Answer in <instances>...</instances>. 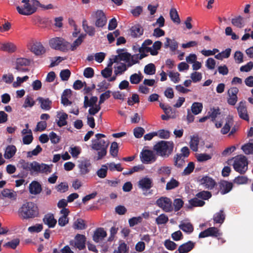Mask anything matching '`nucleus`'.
Here are the masks:
<instances>
[{"mask_svg":"<svg viewBox=\"0 0 253 253\" xmlns=\"http://www.w3.org/2000/svg\"><path fill=\"white\" fill-rule=\"evenodd\" d=\"M117 53L118 55L115 57H118V62L120 60L123 61L126 64L124 63L117 64L114 70V74L116 76L122 75L127 70V68L137 63L139 60L145 56L143 54H136L132 55L127 52H125L124 49L117 50Z\"/></svg>","mask_w":253,"mask_h":253,"instance_id":"obj_1","label":"nucleus"},{"mask_svg":"<svg viewBox=\"0 0 253 253\" xmlns=\"http://www.w3.org/2000/svg\"><path fill=\"white\" fill-rule=\"evenodd\" d=\"M18 213L19 216L23 219L33 218L38 216L39 208L36 204L27 202L19 209Z\"/></svg>","mask_w":253,"mask_h":253,"instance_id":"obj_2","label":"nucleus"},{"mask_svg":"<svg viewBox=\"0 0 253 253\" xmlns=\"http://www.w3.org/2000/svg\"><path fill=\"white\" fill-rule=\"evenodd\" d=\"M173 148V142L161 140L153 146V150L158 156L167 158L172 153Z\"/></svg>","mask_w":253,"mask_h":253,"instance_id":"obj_3","label":"nucleus"},{"mask_svg":"<svg viewBox=\"0 0 253 253\" xmlns=\"http://www.w3.org/2000/svg\"><path fill=\"white\" fill-rule=\"evenodd\" d=\"M105 137V135L103 134L97 133L95 135L96 139L92 140V149L98 151L97 160L101 159L107 153L109 143L107 141L101 139L102 137Z\"/></svg>","mask_w":253,"mask_h":253,"instance_id":"obj_4","label":"nucleus"},{"mask_svg":"<svg viewBox=\"0 0 253 253\" xmlns=\"http://www.w3.org/2000/svg\"><path fill=\"white\" fill-rule=\"evenodd\" d=\"M49 44L51 48L66 52L69 50L70 43L62 38L55 37L49 41Z\"/></svg>","mask_w":253,"mask_h":253,"instance_id":"obj_5","label":"nucleus"},{"mask_svg":"<svg viewBox=\"0 0 253 253\" xmlns=\"http://www.w3.org/2000/svg\"><path fill=\"white\" fill-rule=\"evenodd\" d=\"M233 166L236 171L241 173L245 172L248 169V161L246 157L242 155L235 157L234 158Z\"/></svg>","mask_w":253,"mask_h":253,"instance_id":"obj_6","label":"nucleus"},{"mask_svg":"<svg viewBox=\"0 0 253 253\" xmlns=\"http://www.w3.org/2000/svg\"><path fill=\"white\" fill-rule=\"evenodd\" d=\"M27 47L30 51L37 56L45 53L46 50L41 42L32 40L27 43Z\"/></svg>","mask_w":253,"mask_h":253,"instance_id":"obj_7","label":"nucleus"},{"mask_svg":"<svg viewBox=\"0 0 253 253\" xmlns=\"http://www.w3.org/2000/svg\"><path fill=\"white\" fill-rule=\"evenodd\" d=\"M32 173H41L47 174L51 172L52 165L43 163H39L36 161L32 162Z\"/></svg>","mask_w":253,"mask_h":253,"instance_id":"obj_8","label":"nucleus"},{"mask_svg":"<svg viewBox=\"0 0 253 253\" xmlns=\"http://www.w3.org/2000/svg\"><path fill=\"white\" fill-rule=\"evenodd\" d=\"M31 61L29 59L20 57L17 58L14 63V69L17 72L24 73L29 71L27 68L30 65Z\"/></svg>","mask_w":253,"mask_h":253,"instance_id":"obj_9","label":"nucleus"},{"mask_svg":"<svg viewBox=\"0 0 253 253\" xmlns=\"http://www.w3.org/2000/svg\"><path fill=\"white\" fill-rule=\"evenodd\" d=\"M141 162L144 164H151L156 161L157 157L154 152L150 150H143L140 154Z\"/></svg>","mask_w":253,"mask_h":253,"instance_id":"obj_10","label":"nucleus"},{"mask_svg":"<svg viewBox=\"0 0 253 253\" xmlns=\"http://www.w3.org/2000/svg\"><path fill=\"white\" fill-rule=\"evenodd\" d=\"M157 205L165 212H171L173 210L171 200L165 197H162L156 201Z\"/></svg>","mask_w":253,"mask_h":253,"instance_id":"obj_11","label":"nucleus"},{"mask_svg":"<svg viewBox=\"0 0 253 253\" xmlns=\"http://www.w3.org/2000/svg\"><path fill=\"white\" fill-rule=\"evenodd\" d=\"M78 167L79 169L80 174L82 176H84L90 172L91 164L90 161L86 159L79 161Z\"/></svg>","mask_w":253,"mask_h":253,"instance_id":"obj_12","label":"nucleus"},{"mask_svg":"<svg viewBox=\"0 0 253 253\" xmlns=\"http://www.w3.org/2000/svg\"><path fill=\"white\" fill-rule=\"evenodd\" d=\"M236 108L239 117L243 120L249 121V115L246 101L243 100L240 101Z\"/></svg>","mask_w":253,"mask_h":253,"instance_id":"obj_13","label":"nucleus"},{"mask_svg":"<svg viewBox=\"0 0 253 253\" xmlns=\"http://www.w3.org/2000/svg\"><path fill=\"white\" fill-rule=\"evenodd\" d=\"M24 4L23 6H18L16 7L17 10L19 14L24 15H30L34 13V8H32L29 0H23L22 1Z\"/></svg>","mask_w":253,"mask_h":253,"instance_id":"obj_14","label":"nucleus"},{"mask_svg":"<svg viewBox=\"0 0 253 253\" xmlns=\"http://www.w3.org/2000/svg\"><path fill=\"white\" fill-rule=\"evenodd\" d=\"M238 92L239 89L236 87H232L228 89L227 91V103L228 104L234 106L236 104L238 101L237 94Z\"/></svg>","mask_w":253,"mask_h":253,"instance_id":"obj_15","label":"nucleus"},{"mask_svg":"<svg viewBox=\"0 0 253 253\" xmlns=\"http://www.w3.org/2000/svg\"><path fill=\"white\" fill-rule=\"evenodd\" d=\"M222 235L219 230L214 227H210L204 231L201 232L199 235L200 238H205L209 236L217 237Z\"/></svg>","mask_w":253,"mask_h":253,"instance_id":"obj_16","label":"nucleus"},{"mask_svg":"<svg viewBox=\"0 0 253 253\" xmlns=\"http://www.w3.org/2000/svg\"><path fill=\"white\" fill-rule=\"evenodd\" d=\"M94 17L96 19L95 25L97 27H103L107 23V18L102 10H97L94 13Z\"/></svg>","mask_w":253,"mask_h":253,"instance_id":"obj_17","label":"nucleus"},{"mask_svg":"<svg viewBox=\"0 0 253 253\" xmlns=\"http://www.w3.org/2000/svg\"><path fill=\"white\" fill-rule=\"evenodd\" d=\"M86 238L84 235L77 234L75 238V242L71 241L70 245L74 246L80 250H82L85 248Z\"/></svg>","mask_w":253,"mask_h":253,"instance_id":"obj_18","label":"nucleus"},{"mask_svg":"<svg viewBox=\"0 0 253 253\" xmlns=\"http://www.w3.org/2000/svg\"><path fill=\"white\" fill-rule=\"evenodd\" d=\"M138 186L143 191H147L152 187L153 180L148 177H143L138 181Z\"/></svg>","mask_w":253,"mask_h":253,"instance_id":"obj_19","label":"nucleus"},{"mask_svg":"<svg viewBox=\"0 0 253 253\" xmlns=\"http://www.w3.org/2000/svg\"><path fill=\"white\" fill-rule=\"evenodd\" d=\"M16 45L13 42H0V50L7 52L9 53H12L17 50Z\"/></svg>","mask_w":253,"mask_h":253,"instance_id":"obj_20","label":"nucleus"},{"mask_svg":"<svg viewBox=\"0 0 253 253\" xmlns=\"http://www.w3.org/2000/svg\"><path fill=\"white\" fill-rule=\"evenodd\" d=\"M114 63H118V57H113L110 59V62L107 67L101 71V74L103 77L108 78L110 77L112 74V66Z\"/></svg>","mask_w":253,"mask_h":253,"instance_id":"obj_21","label":"nucleus"},{"mask_svg":"<svg viewBox=\"0 0 253 253\" xmlns=\"http://www.w3.org/2000/svg\"><path fill=\"white\" fill-rule=\"evenodd\" d=\"M201 184L206 189H212L216 184L214 179L208 176H204L200 180Z\"/></svg>","mask_w":253,"mask_h":253,"instance_id":"obj_22","label":"nucleus"},{"mask_svg":"<svg viewBox=\"0 0 253 253\" xmlns=\"http://www.w3.org/2000/svg\"><path fill=\"white\" fill-rule=\"evenodd\" d=\"M233 183L225 180L221 181L219 183L220 193L225 194L229 192L233 188Z\"/></svg>","mask_w":253,"mask_h":253,"instance_id":"obj_23","label":"nucleus"},{"mask_svg":"<svg viewBox=\"0 0 253 253\" xmlns=\"http://www.w3.org/2000/svg\"><path fill=\"white\" fill-rule=\"evenodd\" d=\"M194 246V243L191 241H188L180 245L178 250L175 252V253H188L193 249Z\"/></svg>","mask_w":253,"mask_h":253,"instance_id":"obj_24","label":"nucleus"},{"mask_svg":"<svg viewBox=\"0 0 253 253\" xmlns=\"http://www.w3.org/2000/svg\"><path fill=\"white\" fill-rule=\"evenodd\" d=\"M29 189L30 193L33 195H38L42 190L41 185L37 181H33L30 184Z\"/></svg>","mask_w":253,"mask_h":253,"instance_id":"obj_25","label":"nucleus"},{"mask_svg":"<svg viewBox=\"0 0 253 253\" xmlns=\"http://www.w3.org/2000/svg\"><path fill=\"white\" fill-rule=\"evenodd\" d=\"M57 124L58 126L62 127L67 124V120L68 119V115L63 112H58L57 113Z\"/></svg>","mask_w":253,"mask_h":253,"instance_id":"obj_26","label":"nucleus"},{"mask_svg":"<svg viewBox=\"0 0 253 253\" xmlns=\"http://www.w3.org/2000/svg\"><path fill=\"white\" fill-rule=\"evenodd\" d=\"M43 221L49 228H53L57 223V220L54 218V215L50 213L44 215Z\"/></svg>","mask_w":253,"mask_h":253,"instance_id":"obj_27","label":"nucleus"},{"mask_svg":"<svg viewBox=\"0 0 253 253\" xmlns=\"http://www.w3.org/2000/svg\"><path fill=\"white\" fill-rule=\"evenodd\" d=\"M107 235L106 231L102 228L97 229L94 233L93 240L94 242L98 243L101 241Z\"/></svg>","mask_w":253,"mask_h":253,"instance_id":"obj_28","label":"nucleus"},{"mask_svg":"<svg viewBox=\"0 0 253 253\" xmlns=\"http://www.w3.org/2000/svg\"><path fill=\"white\" fill-rule=\"evenodd\" d=\"M16 151L17 149L14 145H8L5 150L4 157L6 159H9L15 155Z\"/></svg>","mask_w":253,"mask_h":253,"instance_id":"obj_29","label":"nucleus"},{"mask_svg":"<svg viewBox=\"0 0 253 253\" xmlns=\"http://www.w3.org/2000/svg\"><path fill=\"white\" fill-rule=\"evenodd\" d=\"M2 196L8 199H9L12 200H15L17 198V193L16 192L9 189H4L1 191Z\"/></svg>","mask_w":253,"mask_h":253,"instance_id":"obj_30","label":"nucleus"},{"mask_svg":"<svg viewBox=\"0 0 253 253\" xmlns=\"http://www.w3.org/2000/svg\"><path fill=\"white\" fill-rule=\"evenodd\" d=\"M38 100L41 104V107L42 109L44 110H49L50 109L52 102L48 98L39 97Z\"/></svg>","mask_w":253,"mask_h":253,"instance_id":"obj_31","label":"nucleus"},{"mask_svg":"<svg viewBox=\"0 0 253 253\" xmlns=\"http://www.w3.org/2000/svg\"><path fill=\"white\" fill-rule=\"evenodd\" d=\"M143 30L139 25H135L130 29V35L134 38L140 37L143 34Z\"/></svg>","mask_w":253,"mask_h":253,"instance_id":"obj_32","label":"nucleus"},{"mask_svg":"<svg viewBox=\"0 0 253 253\" xmlns=\"http://www.w3.org/2000/svg\"><path fill=\"white\" fill-rule=\"evenodd\" d=\"M98 98L96 96H92L89 99L87 96L84 97V108L94 106L97 102Z\"/></svg>","mask_w":253,"mask_h":253,"instance_id":"obj_33","label":"nucleus"},{"mask_svg":"<svg viewBox=\"0 0 253 253\" xmlns=\"http://www.w3.org/2000/svg\"><path fill=\"white\" fill-rule=\"evenodd\" d=\"M186 158L183 157L181 154H176L174 158V165L178 168L182 167L185 163Z\"/></svg>","mask_w":253,"mask_h":253,"instance_id":"obj_34","label":"nucleus"},{"mask_svg":"<svg viewBox=\"0 0 253 253\" xmlns=\"http://www.w3.org/2000/svg\"><path fill=\"white\" fill-rule=\"evenodd\" d=\"M179 227L183 231L187 233H191L193 231V227L189 222H182Z\"/></svg>","mask_w":253,"mask_h":253,"instance_id":"obj_35","label":"nucleus"},{"mask_svg":"<svg viewBox=\"0 0 253 253\" xmlns=\"http://www.w3.org/2000/svg\"><path fill=\"white\" fill-rule=\"evenodd\" d=\"M203 108V106L202 103L194 102L191 107V112L195 115H198L202 112Z\"/></svg>","mask_w":253,"mask_h":253,"instance_id":"obj_36","label":"nucleus"},{"mask_svg":"<svg viewBox=\"0 0 253 253\" xmlns=\"http://www.w3.org/2000/svg\"><path fill=\"white\" fill-rule=\"evenodd\" d=\"M199 138L198 136H193L191 137L189 142L190 148L194 152H197L198 149Z\"/></svg>","mask_w":253,"mask_h":253,"instance_id":"obj_37","label":"nucleus"},{"mask_svg":"<svg viewBox=\"0 0 253 253\" xmlns=\"http://www.w3.org/2000/svg\"><path fill=\"white\" fill-rule=\"evenodd\" d=\"M143 76L140 72L134 73L131 75L129 78V81L131 84H138L142 80Z\"/></svg>","mask_w":253,"mask_h":253,"instance_id":"obj_38","label":"nucleus"},{"mask_svg":"<svg viewBox=\"0 0 253 253\" xmlns=\"http://www.w3.org/2000/svg\"><path fill=\"white\" fill-rule=\"evenodd\" d=\"M225 219V215L222 210L215 213L213 216V220L216 223L222 224Z\"/></svg>","mask_w":253,"mask_h":253,"instance_id":"obj_39","label":"nucleus"},{"mask_svg":"<svg viewBox=\"0 0 253 253\" xmlns=\"http://www.w3.org/2000/svg\"><path fill=\"white\" fill-rule=\"evenodd\" d=\"M85 37V35H81L77 39H76L73 43L71 44L69 49L72 51H74L76 50L77 47L81 44L82 43L83 40L84 39Z\"/></svg>","mask_w":253,"mask_h":253,"instance_id":"obj_40","label":"nucleus"},{"mask_svg":"<svg viewBox=\"0 0 253 253\" xmlns=\"http://www.w3.org/2000/svg\"><path fill=\"white\" fill-rule=\"evenodd\" d=\"M83 28L84 30L90 36H93L95 33V28L92 26H88L86 20L83 21Z\"/></svg>","mask_w":253,"mask_h":253,"instance_id":"obj_41","label":"nucleus"},{"mask_svg":"<svg viewBox=\"0 0 253 253\" xmlns=\"http://www.w3.org/2000/svg\"><path fill=\"white\" fill-rule=\"evenodd\" d=\"M18 167L25 170L30 171L32 173V163H29L24 160H20L18 162Z\"/></svg>","mask_w":253,"mask_h":253,"instance_id":"obj_42","label":"nucleus"},{"mask_svg":"<svg viewBox=\"0 0 253 253\" xmlns=\"http://www.w3.org/2000/svg\"><path fill=\"white\" fill-rule=\"evenodd\" d=\"M231 49L229 48L215 55V58L218 60H222L224 58H228L231 54Z\"/></svg>","mask_w":253,"mask_h":253,"instance_id":"obj_43","label":"nucleus"},{"mask_svg":"<svg viewBox=\"0 0 253 253\" xmlns=\"http://www.w3.org/2000/svg\"><path fill=\"white\" fill-rule=\"evenodd\" d=\"M14 80V76L11 73L4 74L0 79V82H4L6 84H13Z\"/></svg>","mask_w":253,"mask_h":253,"instance_id":"obj_44","label":"nucleus"},{"mask_svg":"<svg viewBox=\"0 0 253 253\" xmlns=\"http://www.w3.org/2000/svg\"><path fill=\"white\" fill-rule=\"evenodd\" d=\"M189 203L190 204L189 207L192 208L193 207H202L205 205V202L196 197L190 200Z\"/></svg>","mask_w":253,"mask_h":253,"instance_id":"obj_45","label":"nucleus"},{"mask_svg":"<svg viewBox=\"0 0 253 253\" xmlns=\"http://www.w3.org/2000/svg\"><path fill=\"white\" fill-rule=\"evenodd\" d=\"M169 15L171 20L173 22L176 23L178 24L180 23V19L176 9L171 8L170 10Z\"/></svg>","mask_w":253,"mask_h":253,"instance_id":"obj_46","label":"nucleus"},{"mask_svg":"<svg viewBox=\"0 0 253 253\" xmlns=\"http://www.w3.org/2000/svg\"><path fill=\"white\" fill-rule=\"evenodd\" d=\"M144 72L148 75H153L155 74L156 67L154 64L150 63L144 67Z\"/></svg>","mask_w":253,"mask_h":253,"instance_id":"obj_47","label":"nucleus"},{"mask_svg":"<svg viewBox=\"0 0 253 253\" xmlns=\"http://www.w3.org/2000/svg\"><path fill=\"white\" fill-rule=\"evenodd\" d=\"M179 185V182L176 179L172 178L170 181L167 183L166 189L167 190H172L178 187Z\"/></svg>","mask_w":253,"mask_h":253,"instance_id":"obj_48","label":"nucleus"},{"mask_svg":"<svg viewBox=\"0 0 253 253\" xmlns=\"http://www.w3.org/2000/svg\"><path fill=\"white\" fill-rule=\"evenodd\" d=\"M196 158L198 162H204L211 159L212 156L206 153H201L196 154Z\"/></svg>","mask_w":253,"mask_h":253,"instance_id":"obj_49","label":"nucleus"},{"mask_svg":"<svg viewBox=\"0 0 253 253\" xmlns=\"http://www.w3.org/2000/svg\"><path fill=\"white\" fill-rule=\"evenodd\" d=\"M128 247L125 243H121L117 250L114 251V253H128Z\"/></svg>","mask_w":253,"mask_h":253,"instance_id":"obj_50","label":"nucleus"},{"mask_svg":"<svg viewBox=\"0 0 253 253\" xmlns=\"http://www.w3.org/2000/svg\"><path fill=\"white\" fill-rule=\"evenodd\" d=\"M107 166L106 165H102L101 168L97 171L96 174L99 177L104 178L107 175Z\"/></svg>","mask_w":253,"mask_h":253,"instance_id":"obj_51","label":"nucleus"},{"mask_svg":"<svg viewBox=\"0 0 253 253\" xmlns=\"http://www.w3.org/2000/svg\"><path fill=\"white\" fill-rule=\"evenodd\" d=\"M35 104V102L33 98L30 95H27L25 99L24 103L23 105V107L25 108L27 107H32Z\"/></svg>","mask_w":253,"mask_h":253,"instance_id":"obj_52","label":"nucleus"},{"mask_svg":"<svg viewBox=\"0 0 253 253\" xmlns=\"http://www.w3.org/2000/svg\"><path fill=\"white\" fill-rule=\"evenodd\" d=\"M231 22H232V24L234 26H235L238 28H241L243 27L244 26L243 18L240 16H239L237 17L233 18L232 19Z\"/></svg>","mask_w":253,"mask_h":253,"instance_id":"obj_53","label":"nucleus"},{"mask_svg":"<svg viewBox=\"0 0 253 253\" xmlns=\"http://www.w3.org/2000/svg\"><path fill=\"white\" fill-rule=\"evenodd\" d=\"M82 151V149L79 146L71 147L69 152L73 158H78Z\"/></svg>","mask_w":253,"mask_h":253,"instance_id":"obj_54","label":"nucleus"},{"mask_svg":"<svg viewBox=\"0 0 253 253\" xmlns=\"http://www.w3.org/2000/svg\"><path fill=\"white\" fill-rule=\"evenodd\" d=\"M168 75L171 81L174 83H178L180 81V74L176 72L169 71L168 73Z\"/></svg>","mask_w":253,"mask_h":253,"instance_id":"obj_55","label":"nucleus"},{"mask_svg":"<svg viewBox=\"0 0 253 253\" xmlns=\"http://www.w3.org/2000/svg\"><path fill=\"white\" fill-rule=\"evenodd\" d=\"M29 77L27 76H25L22 78L19 77H17L16 81L14 82L12 84L13 87L16 88L20 86L23 83L27 81Z\"/></svg>","mask_w":253,"mask_h":253,"instance_id":"obj_56","label":"nucleus"},{"mask_svg":"<svg viewBox=\"0 0 253 253\" xmlns=\"http://www.w3.org/2000/svg\"><path fill=\"white\" fill-rule=\"evenodd\" d=\"M196 196L204 200H208L211 197V194L209 191H203L198 193Z\"/></svg>","mask_w":253,"mask_h":253,"instance_id":"obj_57","label":"nucleus"},{"mask_svg":"<svg viewBox=\"0 0 253 253\" xmlns=\"http://www.w3.org/2000/svg\"><path fill=\"white\" fill-rule=\"evenodd\" d=\"M156 133V136L162 139H168L170 136L169 131L165 129L159 130Z\"/></svg>","mask_w":253,"mask_h":253,"instance_id":"obj_58","label":"nucleus"},{"mask_svg":"<svg viewBox=\"0 0 253 253\" xmlns=\"http://www.w3.org/2000/svg\"><path fill=\"white\" fill-rule=\"evenodd\" d=\"M169 220L168 217L165 214H161L156 219V222L157 224H164L168 222Z\"/></svg>","mask_w":253,"mask_h":253,"instance_id":"obj_59","label":"nucleus"},{"mask_svg":"<svg viewBox=\"0 0 253 253\" xmlns=\"http://www.w3.org/2000/svg\"><path fill=\"white\" fill-rule=\"evenodd\" d=\"M190 78L193 82H199L202 79V74L200 72L195 71L191 74Z\"/></svg>","mask_w":253,"mask_h":253,"instance_id":"obj_60","label":"nucleus"},{"mask_svg":"<svg viewBox=\"0 0 253 253\" xmlns=\"http://www.w3.org/2000/svg\"><path fill=\"white\" fill-rule=\"evenodd\" d=\"M242 149L246 154H253V143H249L243 145Z\"/></svg>","mask_w":253,"mask_h":253,"instance_id":"obj_61","label":"nucleus"},{"mask_svg":"<svg viewBox=\"0 0 253 253\" xmlns=\"http://www.w3.org/2000/svg\"><path fill=\"white\" fill-rule=\"evenodd\" d=\"M73 226L75 229L79 230H83L85 228L84 221L81 219H78L75 221Z\"/></svg>","mask_w":253,"mask_h":253,"instance_id":"obj_62","label":"nucleus"},{"mask_svg":"<svg viewBox=\"0 0 253 253\" xmlns=\"http://www.w3.org/2000/svg\"><path fill=\"white\" fill-rule=\"evenodd\" d=\"M248 178L245 176H239L235 178L234 183L238 185L245 184L248 182Z\"/></svg>","mask_w":253,"mask_h":253,"instance_id":"obj_63","label":"nucleus"},{"mask_svg":"<svg viewBox=\"0 0 253 253\" xmlns=\"http://www.w3.org/2000/svg\"><path fill=\"white\" fill-rule=\"evenodd\" d=\"M43 226L42 224H37L28 228V230L30 233H39L42 230Z\"/></svg>","mask_w":253,"mask_h":253,"instance_id":"obj_64","label":"nucleus"}]
</instances>
